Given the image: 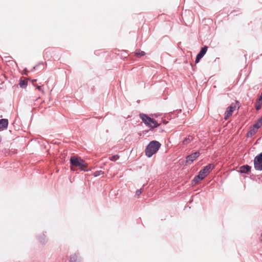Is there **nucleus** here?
<instances>
[{
  "label": "nucleus",
  "mask_w": 262,
  "mask_h": 262,
  "mask_svg": "<svg viewBox=\"0 0 262 262\" xmlns=\"http://www.w3.org/2000/svg\"><path fill=\"white\" fill-rule=\"evenodd\" d=\"M161 146V144L159 141L156 140L150 141L145 149V155L148 158L151 157L158 151Z\"/></svg>",
  "instance_id": "1"
},
{
  "label": "nucleus",
  "mask_w": 262,
  "mask_h": 262,
  "mask_svg": "<svg viewBox=\"0 0 262 262\" xmlns=\"http://www.w3.org/2000/svg\"><path fill=\"white\" fill-rule=\"evenodd\" d=\"M70 164L71 165V169L74 170L72 167H78L81 171H88V169L85 168L88 166V163L80 157L72 156L70 158Z\"/></svg>",
  "instance_id": "2"
},
{
  "label": "nucleus",
  "mask_w": 262,
  "mask_h": 262,
  "mask_svg": "<svg viewBox=\"0 0 262 262\" xmlns=\"http://www.w3.org/2000/svg\"><path fill=\"white\" fill-rule=\"evenodd\" d=\"M140 117L142 119L143 122H144V124L148 127L154 128L157 127L160 125V124H159L156 120L149 117L146 114H140Z\"/></svg>",
  "instance_id": "3"
},
{
  "label": "nucleus",
  "mask_w": 262,
  "mask_h": 262,
  "mask_svg": "<svg viewBox=\"0 0 262 262\" xmlns=\"http://www.w3.org/2000/svg\"><path fill=\"white\" fill-rule=\"evenodd\" d=\"M253 163L254 168L256 170L262 171V152L254 157Z\"/></svg>",
  "instance_id": "4"
},
{
  "label": "nucleus",
  "mask_w": 262,
  "mask_h": 262,
  "mask_svg": "<svg viewBox=\"0 0 262 262\" xmlns=\"http://www.w3.org/2000/svg\"><path fill=\"white\" fill-rule=\"evenodd\" d=\"M214 168V165H212L211 164H209L204 166L203 168L199 172V173L204 179L207 176V174L210 173V171Z\"/></svg>",
  "instance_id": "5"
},
{
  "label": "nucleus",
  "mask_w": 262,
  "mask_h": 262,
  "mask_svg": "<svg viewBox=\"0 0 262 262\" xmlns=\"http://www.w3.org/2000/svg\"><path fill=\"white\" fill-rule=\"evenodd\" d=\"M200 155V153L199 151L193 152L186 157V163L185 165L191 164L194 160H195Z\"/></svg>",
  "instance_id": "6"
},
{
  "label": "nucleus",
  "mask_w": 262,
  "mask_h": 262,
  "mask_svg": "<svg viewBox=\"0 0 262 262\" xmlns=\"http://www.w3.org/2000/svg\"><path fill=\"white\" fill-rule=\"evenodd\" d=\"M251 167L248 165H244L240 167L239 171L242 173L249 174L251 172Z\"/></svg>",
  "instance_id": "7"
},
{
  "label": "nucleus",
  "mask_w": 262,
  "mask_h": 262,
  "mask_svg": "<svg viewBox=\"0 0 262 262\" xmlns=\"http://www.w3.org/2000/svg\"><path fill=\"white\" fill-rule=\"evenodd\" d=\"M233 110H234V107L232 106V105H231L230 106H228L227 108V110L225 113V117H224V119L225 120H227L229 117H230V116L232 115V113L233 112Z\"/></svg>",
  "instance_id": "8"
},
{
  "label": "nucleus",
  "mask_w": 262,
  "mask_h": 262,
  "mask_svg": "<svg viewBox=\"0 0 262 262\" xmlns=\"http://www.w3.org/2000/svg\"><path fill=\"white\" fill-rule=\"evenodd\" d=\"M8 125V120L7 119H0V129L4 130L7 129Z\"/></svg>",
  "instance_id": "9"
},
{
  "label": "nucleus",
  "mask_w": 262,
  "mask_h": 262,
  "mask_svg": "<svg viewBox=\"0 0 262 262\" xmlns=\"http://www.w3.org/2000/svg\"><path fill=\"white\" fill-rule=\"evenodd\" d=\"M204 178L200 175L199 173H198V175L195 176L193 179L192 181V185H196L199 183V182L203 180Z\"/></svg>",
  "instance_id": "10"
},
{
  "label": "nucleus",
  "mask_w": 262,
  "mask_h": 262,
  "mask_svg": "<svg viewBox=\"0 0 262 262\" xmlns=\"http://www.w3.org/2000/svg\"><path fill=\"white\" fill-rule=\"evenodd\" d=\"M207 49L208 47L207 46H205L202 48L198 55H200L201 57H203L204 56V55L206 53Z\"/></svg>",
  "instance_id": "11"
},
{
  "label": "nucleus",
  "mask_w": 262,
  "mask_h": 262,
  "mask_svg": "<svg viewBox=\"0 0 262 262\" xmlns=\"http://www.w3.org/2000/svg\"><path fill=\"white\" fill-rule=\"evenodd\" d=\"M38 239L39 242L41 244H45L47 242V239L46 236V235L44 234H42L41 235L39 236L38 237Z\"/></svg>",
  "instance_id": "12"
},
{
  "label": "nucleus",
  "mask_w": 262,
  "mask_h": 262,
  "mask_svg": "<svg viewBox=\"0 0 262 262\" xmlns=\"http://www.w3.org/2000/svg\"><path fill=\"white\" fill-rule=\"evenodd\" d=\"M193 137L192 136L189 135L187 137H186L183 141V144H187L189 143L192 140Z\"/></svg>",
  "instance_id": "13"
},
{
  "label": "nucleus",
  "mask_w": 262,
  "mask_h": 262,
  "mask_svg": "<svg viewBox=\"0 0 262 262\" xmlns=\"http://www.w3.org/2000/svg\"><path fill=\"white\" fill-rule=\"evenodd\" d=\"M78 257V253H75L70 256V262H77Z\"/></svg>",
  "instance_id": "14"
},
{
  "label": "nucleus",
  "mask_w": 262,
  "mask_h": 262,
  "mask_svg": "<svg viewBox=\"0 0 262 262\" xmlns=\"http://www.w3.org/2000/svg\"><path fill=\"white\" fill-rule=\"evenodd\" d=\"M257 132L256 129L255 128H252L250 130H249L247 134V136L248 137L252 136L253 134H255Z\"/></svg>",
  "instance_id": "15"
},
{
  "label": "nucleus",
  "mask_w": 262,
  "mask_h": 262,
  "mask_svg": "<svg viewBox=\"0 0 262 262\" xmlns=\"http://www.w3.org/2000/svg\"><path fill=\"white\" fill-rule=\"evenodd\" d=\"M32 85H33V86L34 87H36V89L39 91H40V92H43V85H39L38 84H35V83H32Z\"/></svg>",
  "instance_id": "16"
},
{
  "label": "nucleus",
  "mask_w": 262,
  "mask_h": 262,
  "mask_svg": "<svg viewBox=\"0 0 262 262\" xmlns=\"http://www.w3.org/2000/svg\"><path fill=\"white\" fill-rule=\"evenodd\" d=\"M120 156L118 155H115L110 157L109 159L112 161H115L119 158Z\"/></svg>",
  "instance_id": "17"
},
{
  "label": "nucleus",
  "mask_w": 262,
  "mask_h": 262,
  "mask_svg": "<svg viewBox=\"0 0 262 262\" xmlns=\"http://www.w3.org/2000/svg\"><path fill=\"white\" fill-rule=\"evenodd\" d=\"M104 173V172L102 170H97V171H96L94 172L93 173V176L95 177H98L102 174Z\"/></svg>",
  "instance_id": "18"
},
{
  "label": "nucleus",
  "mask_w": 262,
  "mask_h": 262,
  "mask_svg": "<svg viewBox=\"0 0 262 262\" xmlns=\"http://www.w3.org/2000/svg\"><path fill=\"white\" fill-rule=\"evenodd\" d=\"M262 125H261L260 124H259L257 121L256 122V123H255L254 125H253V128H255V129H256V131H257V130L260 127V126H261Z\"/></svg>",
  "instance_id": "19"
},
{
  "label": "nucleus",
  "mask_w": 262,
  "mask_h": 262,
  "mask_svg": "<svg viewBox=\"0 0 262 262\" xmlns=\"http://www.w3.org/2000/svg\"><path fill=\"white\" fill-rule=\"evenodd\" d=\"M28 83H19V86L22 89H26Z\"/></svg>",
  "instance_id": "20"
},
{
  "label": "nucleus",
  "mask_w": 262,
  "mask_h": 262,
  "mask_svg": "<svg viewBox=\"0 0 262 262\" xmlns=\"http://www.w3.org/2000/svg\"><path fill=\"white\" fill-rule=\"evenodd\" d=\"M136 55L138 56H142L145 55V52L144 51H138L136 53Z\"/></svg>",
  "instance_id": "21"
},
{
  "label": "nucleus",
  "mask_w": 262,
  "mask_h": 262,
  "mask_svg": "<svg viewBox=\"0 0 262 262\" xmlns=\"http://www.w3.org/2000/svg\"><path fill=\"white\" fill-rule=\"evenodd\" d=\"M142 193V189H138L136 192V195H137L138 197L140 196V195Z\"/></svg>",
  "instance_id": "22"
},
{
  "label": "nucleus",
  "mask_w": 262,
  "mask_h": 262,
  "mask_svg": "<svg viewBox=\"0 0 262 262\" xmlns=\"http://www.w3.org/2000/svg\"><path fill=\"white\" fill-rule=\"evenodd\" d=\"M202 57H201V56L200 55H196V58H195V63H198L200 61V60L202 58Z\"/></svg>",
  "instance_id": "23"
},
{
  "label": "nucleus",
  "mask_w": 262,
  "mask_h": 262,
  "mask_svg": "<svg viewBox=\"0 0 262 262\" xmlns=\"http://www.w3.org/2000/svg\"><path fill=\"white\" fill-rule=\"evenodd\" d=\"M261 104H256V106H255V108L256 110H259L261 108Z\"/></svg>",
  "instance_id": "24"
},
{
  "label": "nucleus",
  "mask_w": 262,
  "mask_h": 262,
  "mask_svg": "<svg viewBox=\"0 0 262 262\" xmlns=\"http://www.w3.org/2000/svg\"><path fill=\"white\" fill-rule=\"evenodd\" d=\"M259 124L262 125V116L257 121Z\"/></svg>",
  "instance_id": "25"
},
{
  "label": "nucleus",
  "mask_w": 262,
  "mask_h": 262,
  "mask_svg": "<svg viewBox=\"0 0 262 262\" xmlns=\"http://www.w3.org/2000/svg\"><path fill=\"white\" fill-rule=\"evenodd\" d=\"M258 101L261 102V103L262 104V95H260L259 98H258Z\"/></svg>",
  "instance_id": "26"
},
{
  "label": "nucleus",
  "mask_w": 262,
  "mask_h": 262,
  "mask_svg": "<svg viewBox=\"0 0 262 262\" xmlns=\"http://www.w3.org/2000/svg\"><path fill=\"white\" fill-rule=\"evenodd\" d=\"M19 82H25V81L24 79H23V78H21L19 80Z\"/></svg>",
  "instance_id": "27"
},
{
  "label": "nucleus",
  "mask_w": 262,
  "mask_h": 262,
  "mask_svg": "<svg viewBox=\"0 0 262 262\" xmlns=\"http://www.w3.org/2000/svg\"><path fill=\"white\" fill-rule=\"evenodd\" d=\"M35 80H32L31 81V82H35Z\"/></svg>",
  "instance_id": "28"
},
{
  "label": "nucleus",
  "mask_w": 262,
  "mask_h": 262,
  "mask_svg": "<svg viewBox=\"0 0 262 262\" xmlns=\"http://www.w3.org/2000/svg\"><path fill=\"white\" fill-rule=\"evenodd\" d=\"M2 141V137L0 136V142Z\"/></svg>",
  "instance_id": "29"
}]
</instances>
